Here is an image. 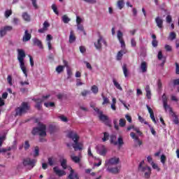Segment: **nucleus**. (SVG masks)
<instances>
[{
    "label": "nucleus",
    "instance_id": "f257e3e1",
    "mask_svg": "<svg viewBox=\"0 0 179 179\" xmlns=\"http://www.w3.org/2000/svg\"><path fill=\"white\" fill-rule=\"evenodd\" d=\"M17 59L20 63V68L21 71H22L24 75L26 78H27V69H26V66L24 65V58H26V53L23 49H17Z\"/></svg>",
    "mask_w": 179,
    "mask_h": 179
},
{
    "label": "nucleus",
    "instance_id": "f03ea898",
    "mask_svg": "<svg viewBox=\"0 0 179 179\" xmlns=\"http://www.w3.org/2000/svg\"><path fill=\"white\" fill-rule=\"evenodd\" d=\"M67 136L68 138L73 141L74 143L72 145V146L76 152H77V150H82V145L79 143V136L78 135L76 131H69Z\"/></svg>",
    "mask_w": 179,
    "mask_h": 179
},
{
    "label": "nucleus",
    "instance_id": "7ed1b4c3",
    "mask_svg": "<svg viewBox=\"0 0 179 179\" xmlns=\"http://www.w3.org/2000/svg\"><path fill=\"white\" fill-rule=\"evenodd\" d=\"M46 129L47 127L45 124L38 123V127H34L31 134L32 135H39V136H47Z\"/></svg>",
    "mask_w": 179,
    "mask_h": 179
},
{
    "label": "nucleus",
    "instance_id": "20e7f679",
    "mask_svg": "<svg viewBox=\"0 0 179 179\" xmlns=\"http://www.w3.org/2000/svg\"><path fill=\"white\" fill-rule=\"evenodd\" d=\"M145 165V161H141L138 165V170L144 173L145 178H150V174H152V168L148 166H143Z\"/></svg>",
    "mask_w": 179,
    "mask_h": 179
},
{
    "label": "nucleus",
    "instance_id": "39448f33",
    "mask_svg": "<svg viewBox=\"0 0 179 179\" xmlns=\"http://www.w3.org/2000/svg\"><path fill=\"white\" fill-rule=\"evenodd\" d=\"M30 110V106L27 102H22L21 106L15 109V115L22 117L24 114H26Z\"/></svg>",
    "mask_w": 179,
    "mask_h": 179
},
{
    "label": "nucleus",
    "instance_id": "423d86ee",
    "mask_svg": "<svg viewBox=\"0 0 179 179\" xmlns=\"http://www.w3.org/2000/svg\"><path fill=\"white\" fill-rule=\"evenodd\" d=\"M110 142L112 145H114L115 146H117V145H118L119 146H122V145H124V140L122 139V137H119L117 141V136H115V134H111L110 136Z\"/></svg>",
    "mask_w": 179,
    "mask_h": 179
},
{
    "label": "nucleus",
    "instance_id": "0eeeda50",
    "mask_svg": "<svg viewBox=\"0 0 179 179\" xmlns=\"http://www.w3.org/2000/svg\"><path fill=\"white\" fill-rule=\"evenodd\" d=\"M50 97V95L43 96L42 99H34L33 101H35V108L37 110H41V104L44 100H47Z\"/></svg>",
    "mask_w": 179,
    "mask_h": 179
},
{
    "label": "nucleus",
    "instance_id": "6e6552de",
    "mask_svg": "<svg viewBox=\"0 0 179 179\" xmlns=\"http://www.w3.org/2000/svg\"><path fill=\"white\" fill-rule=\"evenodd\" d=\"M36 163H37V160L34 159L26 158L23 160V165L25 166H29L31 169L36 166Z\"/></svg>",
    "mask_w": 179,
    "mask_h": 179
},
{
    "label": "nucleus",
    "instance_id": "1a4fd4ad",
    "mask_svg": "<svg viewBox=\"0 0 179 179\" xmlns=\"http://www.w3.org/2000/svg\"><path fill=\"white\" fill-rule=\"evenodd\" d=\"M13 29V27L12 26H5L0 29V37H4V36H6V33L8 31H12Z\"/></svg>",
    "mask_w": 179,
    "mask_h": 179
},
{
    "label": "nucleus",
    "instance_id": "9d476101",
    "mask_svg": "<svg viewBox=\"0 0 179 179\" xmlns=\"http://www.w3.org/2000/svg\"><path fill=\"white\" fill-rule=\"evenodd\" d=\"M106 171L111 174H120L121 166H108Z\"/></svg>",
    "mask_w": 179,
    "mask_h": 179
},
{
    "label": "nucleus",
    "instance_id": "9b49d317",
    "mask_svg": "<svg viewBox=\"0 0 179 179\" xmlns=\"http://www.w3.org/2000/svg\"><path fill=\"white\" fill-rule=\"evenodd\" d=\"M120 163V158L112 157L106 161V164L109 166H117Z\"/></svg>",
    "mask_w": 179,
    "mask_h": 179
},
{
    "label": "nucleus",
    "instance_id": "f8f14e48",
    "mask_svg": "<svg viewBox=\"0 0 179 179\" xmlns=\"http://www.w3.org/2000/svg\"><path fill=\"white\" fill-rule=\"evenodd\" d=\"M101 43H103L105 45H106L107 44L106 40H104V38H103V37L99 35L97 42L94 43V46L96 50H101Z\"/></svg>",
    "mask_w": 179,
    "mask_h": 179
},
{
    "label": "nucleus",
    "instance_id": "ddd939ff",
    "mask_svg": "<svg viewBox=\"0 0 179 179\" xmlns=\"http://www.w3.org/2000/svg\"><path fill=\"white\" fill-rule=\"evenodd\" d=\"M69 170L70 171V173L68 176L69 179H79L78 173L75 172V171L72 169V167L69 166Z\"/></svg>",
    "mask_w": 179,
    "mask_h": 179
},
{
    "label": "nucleus",
    "instance_id": "4468645a",
    "mask_svg": "<svg viewBox=\"0 0 179 179\" xmlns=\"http://www.w3.org/2000/svg\"><path fill=\"white\" fill-rule=\"evenodd\" d=\"M53 171H55V174L59 177H62V176H66V172L64 170H61L58 168V166H55L53 168Z\"/></svg>",
    "mask_w": 179,
    "mask_h": 179
},
{
    "label": "nucleus",
    "instance_id": "2eb2a0df",
    "mask_svg": "<svg viewBox=\"0 0 179 179\" xmlns=\"http://www.w3.org/2000/svg\"><path fill=\"white\" fill-rule=\"evenodd\" d=\"M48 27H50V23L48 22L45 21L43 24V28H41L38 30L39 33H45L48 30Z\"/></svg>",
    "mask_w": 179,
    "mask_h": 179
},
{
    "label": "nucleus",
    "instance_id": "dca6fc26",
    "mask_svg": "<svg viewBox=\"0 0 179 179\" xmlns=\"http://www.w3.org/2000/svg\"><path fill=\"white\" fill-rule=\"evenodd\" d=\"M130 136L131 138H132V139H134L135 142L137 143V144H136L135 146H138H138H141L142 145V141L139 140V137H138L134 132L130 133Z\"/></svg>",
    "mask_w": 179,
    "mask_h": 179
},
{
    "label": "nucleus",
    "instance_id": "f3484780",
    "mask_svg": "<svg viewBox=\"0 0 179 179\" xmlns=\"http://www.w3.org/2000/svg\"><path fill=\"white\" fill-rule=\"evenodd\" d=\"M99 118L101 121H102L103 122H105L106 125H110V122L108 121V117L103 114V112L101 113V115H99Z\"/></svg>",
    "mask_w": 179,
    "mask_h": 179
},
{
    "label": "nucleus",
    "instance_id": "a211bd4d",
    "mask_svg": "<svg viewBox=\"0 0 179 179\" xmlns=\"http://www.w3.org/2000/svg\"><path fill=\"white\" fill-rule=\"evenodd\" d=\"M31 38V34L29 33V30L26 29L24 31V34L22 37V41L24 43H27V41H30Z\"/></svg>",
    "mask_w": 179,
    "mask_h": 179
},
{
    "label": "nucleus",
    "instance_id": "6ab92c4d",
    "mask_svg": "<svg viewBox=\"0 0 179 179\" xmlns=\"http://www.w3.org/2000/svg\"><path fill=\"white\" fill-rule=\"evenodd\" d=\"M124 54H127V49H123L117 52L116 56L117 60L121 61V59H122Z\"/></svg>",
    "mask_w": 179,
    "mask_h": 179
},
{
    "label": "nucleus",
    "instance_id": "aec40b11",
    "mask_svg": "<svg viewBox=\"0 0 179 179\" xmlns=\"http://www.w3.org/2000/svg\"><path fill=\"white\" fill-rule=\"evenodd\" d=\"M155 22L159 29H163V19H162L160 17H157L155 18Z\"/></svg>",
    "mask_w": 179,
    "mask_h": 179
},
{
    "label": "nucleus",
    "instance_id": "412c9836",
    "mask_svg": "<svg viewBox=\"0 0 179 179\" xmlns=\"http://www.w3.org/2000/svg\"><path fill=\"white\" fill-rule=\"evenodd\" d=\"M98 152L101 156H106L107 154V149L106 148V146L101 145L99 149H98Z\"/></svg>",
    "mask_w": 179,
    "mask_h": 179
},
{
    "label": "nucleus",
    "instance_id": "4be33fe9",
    "mask_svg": "<svg viewBox=\"0 0 179 179\" xmlns=\"http://www.w3.org/2000/svg\"><path fill=\"white\" fill-rule=\"evenodd\" d=\"M140 69L143 73L148 72V64L146 62H142L140 66Z\"/></svg>",
    "mask_w": 179,
    "mask_h": 179
},
{
    "label": "nucleus",
    "instance_id": "5701e85b",
    "mask_svg": "<svg viewBox=\"0 0 179 179\" xmlns=\"http://www.w3.org/2000/svg\"><path fill=\"white\" fill-rule=\"evenodd\" d=\"M32 41L34 45H37V47H38L41 49L43 48V43H41V41H40L38 38H34L32 39Z\"/></svg>",
    "mask_w": 179,
    "mask_h": 179
},
{
    "label": "nucleus",
    "instance_id": "b1692460",
    "mask_svg": "<svg viewBox=\"0 0 179 179\" xmlns=\"http://www.w3.org/2000/svg\"><path fill=\"white\" fill-rule=\"evenodd\" d=\"M146 97L150 100L152 99V92H150V86H145Z\"/></svg>",
    "mask_w": 179,
    "mask_h": 179
},
{
    "label": "nucleus",
    "instance_id": "393cba45",
    "mask_svg": "<svg viewBox=\"0 0 179 179\" xmlns=\"http://www.w3.org/2000/svg\"><path fill=\"white\" fill-rule=\"evenodd\" d=\"M67 161L65 159H60V164L64 170H66L68 169V165L66 164Z\"/></svg>",
    "mask_w": 179,
    "mask_h": 179
},
{
    "label": "nucleus",
    "instance_id": "a878e982",
    "mask_svg": "<svg viewBox=\"0 0 179 179\" xmlns=\"http://www.w3.org/2000/svg\"><path fill=\"white\" fill-rule=\"evenodd\" d=\"M177 37V34H176V32H171L169 34L168 40H170V41H173V40H176Z\"/></svg>",
    "mask_w": 179,
    "mask_h": 179
},
{
    "label": "nucleus",
    "instance_id": "bb28decb",
    "mask_svg": "<svg viewBox=\"0 0 179 179\" xmlns=\"http://www.w3.org/2000/svg\"><path fill=\"white\" fill-rule=\"evenodd\" d=\"M113 83L115 87H117L118 89V90H120L121 92H122V87H121L120 83H118V82H117V80L115 79L113 80Z\"/></svg>",
    "mask_w": 179,
    "mask_h": 179
},
{
    "label": "nucleus",
    "instance_id": "cd10ccee",
    "mask_svg": "<svg viewBox=\"0 0 179 179\" xmlns=\"http://www.w3.org/2000/svg\"><path fill=\"white\" fill-rule=\"evenodd\" d=\"M124 5H125V3H124V0H119L117 1V6L118 9H120V10L121 9H122V8H124Z\"/></svg>",
    "mask_w": 179,
    "mask_h": 179
},
{
    "label": "nucleus",
    "instance_id": "c85d7f7f",
    "mask_svg": "<svg viewBox=\"0 0 179 179\" xmlns=\"http://www.w3.org/2000/svg\"><path fill=\"white\" fill-rule=\"evenodd\" d=\"M22 17L25 22H30V15L27 13H23Z\"/></svg>",
    "mask_w": 179,
    "mask_h": 179
},
{
    "label": "nucleus",
    "instance_id": "c756f323",
    "mask_svg": "<svg viewBox=\"0 0 179 179\" xmlns=\"http://www.w3.org/2000/svg\"><path fill=\"white\" fill-rule=\"evenodd\" d=\"M76 40V37L73 35V31H71L70 32V36H69V43H72Z\"/></svg>",
    "mask_w": 179,
    "mask_h": 179
},
{
    "label": "nucleus",
    "instance_id": "7c9ffc66",
    "mask_svg": "<svg viewBox=\"0 0 179 179\" xmlns=\"http://www.w3.org/2000/svg\"><path fill=\"white\" fill-rule=\"evenodd\" d=\"M163 106L165 111H168L169 113H173V109H171V107H170L169 104L164 103Z\"/></svg>",
    "mask_w": 179,
    "mask_h": 179
},
{
    "label": "nucleus",
    "instance_id": "2f4dec72",
    "mask_svg": "<svg viewBox=\"0 0 179 179\" xmlns=\"http://www.w3.org/2000/svg\"><path fill=\"white\" fill-rule=\"evenodd\" d=\"M62 22H64V23L67 24L69 23V22H71V18L68 17V15H64L62 17Z\"/></svg>",
    "mask_w": 179,
    "mask_h": 179
},
{
    "label": "nucleus",
    "instance_id": "473e14b6",
    "mask_svg": "<svg viewBox=\"0 0 179 179\" xmlns=\"http://www.w3.org/2000/svg\"><path fill=\"white\" fill-rule=\"evenodd\" d=\"M122 71L124 75V77L128 78V69L127 68V64L122 66Z\"/></svg>",
    "mask_w": 179,
    "mask_h": 179
},
{
    "label": "nucleus",
    "instance_id": "72a5a7b5",
    "mask_svg": "<svg viewBox=\"0 0 179 179\" xmlns=\"http://www.w3.org/2000/svg\"><path fill=\"white\" fill-rule=\"evenodd\" d=\"M38 156H40V148L36 146L34 151V157H37Z\"/></svg>",
    "mask_w": 179,
    "mask_h": 179
},
{
    "label": "nucleus",
    "instance_id": "f704fd0d",
    "mask_svg": "<svg viewBox=\"0 0 179 179\" xmlns=\"http://www.w3.org/2000/svg\"><path fill=\"white\" fill-rule=\"evenodd\" d=\"M48 162L49 166H52L55 164V159H53L52 157H49L48 159Z\"/></svg>",
    "mask_w": 179,
    "mask_h": 179
},
{
    "label": "nucleus",
    "instance_id": "c9c22d12",
    "mask_svg": "<svg viewBox=\"0 0 179 179\" xmlns=\"http://www.w3.org/2000/svg\"><path fill=\"white\" fill-rule=\"evenodd\" d=\"M91 90H92V93H94V94H97L99 93V87H97V86H96V85H93L91 87Z\"/></svg>",
    "mask_w": 179,
    "mask_h": 179
},
{
    "label": "nucleus",
    "instance_id": "e433bc0d",
    "mask_svg": "<svg viewBox=\"0 0 179 179\" xmlns=\"http://www.w3.org/2000/svg\"><path fill=\"white\" fill-rule=\"evenodd\" d=\"M44 106L48 108L50 107H55V103L54 102H45Z\"/></svg>",
    "mask_w": 179,
    "mask_h": 179
},
{
    "label": "nucleus",
    "instance_id": "4c0bfd02",
    "mask_svg": "<svg viewBox=\"0 0 179 179\" xmlns=\"http://www.w3.org/2000/svg\"><path fill=\"white\" fill-rule=\"evenodd\" d=\"M108 138H110V134L107 132L103 133V138H102L103 142H106L108 141Z\"/></svg>",
    "mask_w": 179,
    "mask_h": 179
},
{
    "label": "nucleus",
    "instance_id": "58836bf2",
    "mask_svg": "<svg viewBox=\"0 0 179 179\" xmlns=\"http://www.w3.org/2000/svg\"><path fill=\"white\" fill-rule=\"evenodd\" d=\"M10 147L11 148V150H16V149H17V142L14 141L12 145Z\"/></svg>",
    "mask_w": 179,
    "mask_h": 179
},
{
    "label": "nucleus",
    "instance_id": "ea45409f",
    "mask_svg": "<svg viewBox=\"0 0 179 179\" xmlns=\"http://www.w3.org/2000/svg\"><path fill=\"white\" fill-rule=\"evenodd\" d=\"M71 159L73 160V162H74V163H80V158L77 156H71Z\"/></svg>",
    "mask_w": 179,
    "mask_h": 179
},
{
    "label": "nucleus",
    "instance_id": "a19ab883",
    "mask_svg": "<svg viewBox=\"0 0 179 179\" xmlns=\"http://www.w3.org/2000/svg\"><path fill=\"white\" fill-rule=\"evenodd\" d=\"M66 72H67V79H71V78H72V70H71V69L67 68L66 69Z\"/></svg>",
    "mask_w": 179,
    "mask_h": 179
},
{
    "label": "nucleus",
    "instance_id": "79ce46f5",
    "mask_svg": "<svg viewBox=\"0 0 179 179\" xmlns=\"http://www.w3.org/2000/svg\"><path fill=\"white\" fill-rule=\"evenodd\" d=\"M64 66H58L56 68V72H57V73H61V72H64Z\"/></svg>",
    "mask_w": 179,
    "mask_h": 179
},
{
    "label": "nucleus",
    "instance_id": "37998d69",
    "mask_svg": "<svg viewBox=\"0 0 179 179\" xmlns=\"http://www.w3.org/2000/svg\"><path fill=\"white\" fill-rule=\"evenodd\" d=\"M102 99L103 100L102 103L103 106H104V104H108L110 103V100L108 99V98L104 96L103 95H102Z\"/></svg>",
    "mask_w": 179,
    "mask_h": 179
},
{
    "label": "nucleus",
    "instance_id": "c03bdc74",
    "mask_svg": "<svg viewBox=\"0 0 179 179\" xmlns=\"http://www.w3.org/2000/svg\"><path fill=\"white\" fill-rule=\"evenodd\" d=\"M117 36V40H122L124 34H122V32L121 31L118 30Z\"/></svg>",
    "mask_w": 179,
    "mask_h": 179
},
{
    "label": "nucleus",
    "instance_id": "a18cd8bd",
    "mask_svg": "<svg viewBox=\"0 0 179 179\" xmlns=\"http://www.w3.org/2000/svg\"><path fill=\"white\" fill-rule=\"evenodd\" d=\"M6 139V134H3L0 136V148L2 146V143H3V141Z\"/></svg>",
    "mask_w": 179,
    "mask_h": 179
},
{
    "label": "nucleus",
    "instance_id": "49530a36",
    "mask_svg": "<svg viewBox=\"0 0 179 179\" xmlns=\"http://www.w3.org/2000/svg\"><path fill=\"white\" fill-rule=\"evenodd\" d=\"M168 100H169V99L167 98V96L166 95V94H164L162 95V102H163V104H166Z\"/></svg>",
    "mask_w": 179,
    "mask_h": 179
},
{
    "label": "nucleus",
    "instance_id": "de8ad7c7",
    "mask_svg": "<svg viewBox=\"0 0 179 179\" xmlns=\"http://www.w3.org/2000/svg\"><path fill=\"white\" fill-rule=\"evenodd\" d=\"M12 23L13 24H14V26H17V24H19L20 23V21L17 17H14L12 21Z\"/></svg>",
    "mask_w": 179,
    "mask_h": 179
},
{
    "label": "nucleus",
    "instance_id": "09e8293b",
    "mask_svg": "<svg viewBox=\"0 0 179 179\" xmlns=\"http://www.w3.org/2000/svg\"><path fill=\"white\" fill-rule=\"evenodd\" d=\"M52 9L56 15H59V13L58 12V9L57 8V6H55V4L52 5Z\"/></svg>",
    "mask_w": 179,
    "mask_h": 179
},
{
    "label": "nucleus",
    "instance_id": "8fccbe9b",
    "mask_svg": "<svg viewBox=\"0 0 179 179\" xmlns=\"http://www.w3.org/2000/svg\"><path fill=\"white\" fill-rule=\"evenodd\" d=\"M151 166L152 169H154V170H157V171H159L160 169L157 164H155V162H152Z\"/></svg>",
    "mask_w": 179,
    "mask_h": 179
},
{
    "label": "nucleus",
    "instance_id": "3c124183",
    "mask_svg": "<svg viewBox=\"0 0 179 179\" xmlns=\"http://www.w3.org/2000/svg\"><path fill=\"white\" fill-rule=\"evenodd\" d=\"M125 124H126V122H125L124 119H120L119 120V125H120V127H125Z\"/></svg>",
    "mask_w": 179,
    "mask_h": 179
},
{
    "label": "nucleus",
    "instance_id": "603ef678",
    "mask_svg": "<svg viewBox=\"0 0 179 179\" xmlns=\"http://www.w3.org/2000/svg\"><path fill=\"white\" fill-rule=\"evenodd\" d=\"M30 148V143H29V141H26L24 144V149L25 150H27Z\"/></svg>",
    "mask_w": 179,
    "mask_h": 179
},
{
    "label": "nucleus",
    "instance_id": "864d4df0",
    "mask_svg": "<svg viewBox=\"0 0 179 179\" xmlns=\"http://www.w3.org/2000/svg\"><path fill=\"white\" fill-rule=\"evenodd\" d=\"M157 87H158V92H162V81H160V80H159L157 82Z\"/></svg>",
    "mask_w": 179,
    "mask_h": 179
},
{
    "label": "nucleus",
    "instance_id": "5fc2aeb1",
    "mask_svg": "<svg viewBox=\"0 0 179 179\" xmlns=\"http://www.w3.org/2000/svg\"><path fill=\"white\" fill-rule=\"evenodd\" d=\"M138 120L142 124H145V125L149 124V123H148V122L145 121V119H143V117H141V116H138Z\"/></svg>",
    "mask_w": 179,
    "mask_h": 179
},
{
    "label": "nucleus",
    "instance_id": "6e6d98bb",
    "mask_svg": "<svg viewBox=\"0 0 179 179\" xmlns=\"http://www.w3.org/2000/svg\"><path fill=\"white\" fill-rule=\"evenodd\" d=\"M49 131L50 134H54L55 132V127H54L52 124H50L49 126Z\"/></svg>",
    "mask_w": 179,
    "mask_h": 179
},
{
    "label": "nucleus",
    "instance_id": "4d7b16f0",
    "mask_svg": "<svg viewBox=\"0 0 179 179\" xmlns=\"http://www.w3.org/2000/svg\"><path fill=\"white\" fill-rule=\"evenodd\" d=\"M77 29H78V30H80V31H85V28L83 27V25L82 24H77Z\"/></svg>",
    "mask_w": 179,
    "mask_h": 179
},
{
    "label": "nucleus",
    "instance_id": "13d9d810",
    "mask_svg": "<svg viewBox=\"0 0 179 179\" xmlns=\"http://www.w3.org/2000/svg\"><path fill=\"white\" fill-rule=\"evenodd\" d=\"M84 2H86L87 3H92V5H94V3H96V0H83Z\"/></svg>",
    "mask_w": 179,
    "mask_h": 179
},
{
    "label": "nucleus",
    "instance_id": "bf43d9fd",
    "mask_svg": "<svg viewBox=\"0 0 179 179\" xmlns=\"http://www.w3.org/2000/svg\"><path fill=\"white\" fill-rule=\"evenodd\" d=\"M172 116L173 117V122L174 124H178L179 121H178V117H177V116L176 115V114L173 113Z\"/></svg>",
    "mask_w": 179,
    "mask_h": 179
},
{
    "label": "nucleus",
    "instance_id": "052dcab7",
    "mask_svg": "<svg viewBox=\"0 0 179 179\" xmlns=\"http://www.w3.org/2000/svg\"><path fill=\"white\" fill-rule=\"evenodd\" d=\"M133 131H134L135 132H136L137 134H138V135H142V132H141V130H139L138 127H134L133 128Z\"/></svg>",
    "mask_w": 179,
    "mask_h": 179
},
{
    "label": "nucleus",
    "instance_id": "680f3d73",
    "mask_svg": "<svg viewBox=\"0 0 179 179\" xmlns=\"http://www.w3.org/2000/svg\"><path fill=\"white\" fill-rule=\"evenodd\" d=\"M10 15H12V10H6L5 16L6 18L9 17V16H10Z\"/></svg>",
    "mask_w": 179,
    "mask_h": 179
},
{
    "label": "nucleus",
    "instance_id": "e2e57ef3",
    "mask_svg": "<svg viewBox=\"0 0 179 179\" xmlns=\"http://www.w3.org/2000/svg\"><path fill=\"white\" fill-rule=\"evenodd\" d=\"M166 155H161V163H162V164H164V163H166Z\"/></svg>",
    "mask_w": 179,
    "mask_h": 179
},
{
    "label": "nucleus",
    "instance_id": "0e129e2a",
    "mask_svg": "<svg viewBox=\"0 0 179 179\" xmlns=\"http://www.w3.org/2000/svg\"><path fill=\"white\" fill-rule=\"evenodd\" d=\"M7 80H8V83L10 85V86H12V85H13L12 83V76H8Z\"/></svg>",
    "mask_w": 179,
    "mask_h": 179
},
{
    "label": "nucleus",
    "instance_id": "69168bd1",
    "mask_svg": "<svg viewBox=\"0 0 179 179\" xmlns=\"http://www.w3.org/2000/svg\"><path fill=\"white\" fill-rule=\"evenodd\" d=\"M82 96H83V97L87 96V94H90V91H87V90H84L83 92H81Z\"/></svg>",
    "mask_w": 179,
    "mask_h": 179
},
{
    "label": "nucleus",
    "instance_id": "338daca9",
    "mask_svg": "<svg viewBox=\"0 0 179 179\" xmlns=\"http://www.w3.org/2000/svg\"><path fill=\"white\" fill-rule=\"evenodd\" d=\"M119 41L121 44L122 48H125V41H124V38L123 39H119Z\"/></svg>",
    "mask_w": 179,
    "mask_h": 179
},
{
    "label": "nucleus",
    "instance_id": "774afa93",
    "mask_svg": "<svg viewBox=\"0 0 179 179\" xmlns=\"http://www.w3.org/2000/svg\"><path fill=\"white\" fill-rule=\"evenodd\" d=\"M173 86H179V78L173 80Z\"/></svg>",
    "mask_w": 179,
    "mask_h": 179
}]
</instances>
